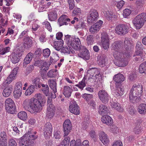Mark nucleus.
Wrapping results in <instances>:
<instances>
[{"label": "nucleus", "instance_id": "obj_47", "mask_svg": "<svg viewBox=\"0 0 146 146\" xmlns=\"http://www.w3.org/2000/svg\"><path fill=\"white\" fill-rule=\"evenodd\" d=\"M7 137L6 133L4 131L1 133L0 134V143H6Z\"/></svg>", "mask_w": 146, "mask_h": 146}, {"label": "nucleus", "instance_id": "obj_25", "mask_svg": "<svg viewBox=\"0 0 146 146\" xmlns=\"http://www.w3.org/2000/svg\"><path fill=\"white\" fill-rule=\"evenodd\" d=\"M98 111L101 115H103L108 113L110 111L108 108L104 105L101 104L100 105L98 108Z\"/></svg>", "mask_w": 146, "mask_h": 146}, {"label": "nucleus", "instance_id": "obj_49", "mask_svg": "<svg viewBox=\"0 0 146 146\" xmlns=\"http://www.w3.org/2000/svg\"><path fill=\"white\" fill-rule=\"evenodd\" d=\"M93 95L91 94L85 93L83 95L82 97L86 100L87 102L92 100Z\"/></svg>", "mask_w": 146, "mask_h": 146}, {"label": "nucleus", "instance_id": "obj_4", "mask_svg": "<svg viewBox=\"0 0 146 146\" xmlns=\"http://www.w3.org/2000/svg\"><path fill=\"white\" fill-rule=\"evenodd\" d=\"M146 21V13H141L136 16L132 21V23L136 29H139L143 25Z\"/></svg>", "mask_w": 146, "mask_h": 146}, {"label": "nucleus", "instance_id": "obj_22", "mask_svg": "<svg viewBox=\"0 0 146 146\" xmlns=\"http://www.w3.org/2000/svg\"><path fill=\"white\" fill-rule=\"evenodd\" d=\"M70 19L68 18L66 15H64L59 18L58 21V23L60 27L64 25H68V22H70Z\"/></svg>", "mask_w": 146, "mask_h": 146}, {"label": "nucleus", "instance_id": "obj_52", "mask_svg": "<svg viewBox=\"0 0 146 146\" xmlns=\"http://www.w3.org/2000/svg\"><path fill=\"white\" fill-rule=\"evenodd\" d=\"M46 2L44 0L40 1L39 3V9L40 11H42L44 10L46 7Z\"/></svg>", "mask_w": 146, "mask_h": 146}, {"label": "nucleus", "instance_id": "obj_41", "mask_svg": "<svg viewBox=\"0 0 146 146\" xmlns=\"http://www.w3.org/2000/svg\"><path fill=\"white\" fill-rule=\"evenodd\" d=\"M41 90L45 95L47 96L49 95V87L46 84H42Z\"/></svg>", "mask_w": 146, "mask_h": 146}, {"label": "nucleus", "instance_id": "obj_37", "mask_svg": "<svg viewBox=\"0 0 146 146\" xmlns=\"http://www.w3.org/2000/svg\"><path fill=\"white\" fill-rule=\"evenodd\" d=\"M33 57V54L31 52H29L25 58L23 64H27L29 63L32 60Z\"/></svg>", "mask_w": 146, "mask_h": 146}, {"label": "nucleus", "instance_id": "obj_6", "mask_svg": "<svg viewBox=\"0 0 146 146\" xmlns=\"http://www.w3.org/2000/svg\"><path fill=\"white\" fill-rule=\"evenodd\" d=\"M131 28L129 24H120L116 26L115 31L116 33L120 35H124L128 32L129 29Z\"/></svg>", "mask_w": 146, "mask_h": 146}, {"label": "nucleus", "instance_id": "obj_24", "mask_svg": "<svg viewBox=\"0 0 146 146\" xmlns=\"http://www.w3.org/2000/svg\"><path fill=\"white\" fill-rule=\"evenodd\" d=\"M130 38H126L124 40V44L126 45V46H125L126 50L124 52L125 53L124 55H125L127 58L131 57V56L130 51L129 47V45L130 44Z\"/></svg>", "mask_w": 146, "mask_h": 146}, {"label": "nucleus", "instance_id": "obj_15", "mask_svg": "<svg viewBox=\"0 0 146 146\" xmlns=\"http://www.w3.org/2000/svg\"><path fill=\"white\" fill-rule=\"evenodd\" d=\"M101 43L102 46L105 50H107L109 48L110 43L108 35L106 33H103L102 34Z\"/></svg>", "mask_w": 146, "mask_h": 146}, {"label": "nucleus", "instance_id": "obj_36", "mask_svg": "<svg viewBox=\"0 0 146 146\" xmlns=\"http://www.w3.org/2000/svg\"><path fill=\"white\" fill-rule=\"evenodd\" d=\"M115 86L116 89L114 92L115 95L117 97L121 96L123 93V89L121 88V85Z\"/></svg>", "mask_w": 146, "mask_h": 146}, {"label": "nucleus", "instance_id": "obj_48", "mask_svg": "<svg viewBox=\"0 0 146 146\" xmlns=\"http://www.w3.org/2000/svg\"><path fill=\"white\" fill-rule=\"evenodd\" d=\"M82 142L80 139L76 140V141L74 140L71 141L70 146H81Z\"/></svg>", "mask_w": 146, "mask_h": 146}, {"label": "nucleus", "instance_id": "obj_13", "mask_svg": "<svg viewBox=\"0 0 146 146\" xmlns=\"http://www.w3.org/2000/svg\"><path fill=\"white\" fill-rule=\"evenodd\" d=\"M103 22L101 20H99L95 24L92 25L90 28L89 31L91 34L96 33L99 31L103 23Z\"/></svg>", "mask_w": 146, "mask_h": 146}, {"label": "nucleus", "instance_id": "obj_57", "mask_svg": "<svg viewBox=\"0 0 146 146\" xmlns=\"http://www.w3.org/2000/svg\"><path fill=\"white\" fill-rule=\"evenodd\" d=\"M134 60L135 61L137 62H143L144 60V56H134Z\"/></svg>", "mask_w": 146, "mask_h": 146}, {"label": "nucleus", "instance_id": "obj_8", "mask_svg": "<svg viewBox=\"0 0 146 146\" xmlns=\"http://www.w3.org/2000/svg\"><path fill=\"white\" fill-rule=\"evenodd\" d=\"M124 52L122 53V54L118 57V58H115L117 60L115 61V64L119 67H124L127 66L128 64L127 59L130 57L127 58L125 55Z\"/></svg>", "mask_w": 146, "mask_h": 146}, {"label": "nucleus", "instance_id": "obj_51", "mask_svg": "<svg viewBox=\"0 0 146 146\" xmlns=\"http://www.w3.org/2000/svg\"><path fill=\"white\" fill-rule=\"evenodd\" d=\"M10 49V48L9 47H7L3 48L0 47V54L4 55L5 54L9 52Z\"/></svg>", "mask_w": 146, "mask_h": 146}, {"label": "nucleus", "instance_id": "obj_56", "mask_svg": "<svg viewBox=\"0 0 146 146\" xmlns=\"http://www.w3.org/2000/svg\"><path fill=\"white\" fill-rule=\"evenodd\" d=\"M49 67V65L46 62H43L41 67V70L44 71L48 70Z\"/></svg>", "mask_w": 146, "mask_h": 146}, {"label": "nucleus", "instance_id": "obj_1", "mask_svg": "<svg viewBox=\"0 0 146 146\" xmlns=\"http://www.w3.org/2000/svg\"><path fill=\"white\" fill-rule=\"evenodd\" d=\"M35 98H31L29 100L27 99L23 102L22 106L26 110L31 113L36 114L40 112L42 109V104L45 102L44 96L40 93L35 94Z\"/></svg>", "mask_w": 146, "mask_h": 146}, {"label": "nucleus", "instance_id": "obj_21", "mask_svg": "<svg viewBox=\"0 0 146 146\" xmlns=\"http://www.w3.org/2000/svg\"><path fill=\"white\" fill-rule=\"evenodd\" d=\"M23 45L25 48L29 49L33 45V41L32 38L28 36H25L23 39Z\"/></svg>", "mask_w": 146, "mask_h": 146}, {"label": "nucleus", "instance_id": "obj_61", "mask_svg": "<svg viewBox=\"0 0 146 146\" xmlns=\"http://www.w3.org/2000/svg\"><path fill=\"white\" fill-rule=\"evenodd\" d=\"M131 11L128 9H125L123 11V15L125 18H127L131 13Z\"/></svg>", "mask_w": 146, "mask_h": 146}, {"label": "nucleus", "instance_id": "obj_34", "mask_svg": "<svg viewBox=\"0 0 146 146\" xmlns=\"http://www.w3.org/2000/svg\"><path fill=\"white\" fill-rule=\"evenodd\" d=\"M138 112L141 114H144L146 113V104L142 103L140 104L138 108Z\"/></svg>", "mask_w": 146, "mask_h": 146}, {"label": "nucleus", "instance_id": "obj_28", "mask_svg": "<svg viewBox=\"0 0 146 146\" xmlns=\"http://www.w3.org/2000/svg\"><path fill=\"white\" fill-rule=\"evenodd\" d=\"M101 121L103 123L107 125H110L113 122L112 119L109 115H105L103 116L101 118Z\"/></svg>", "mask_w": 146, "mask_h": 146}, {"label": "nucleus", "instance_id": "obj_63", "mask_svg": "<svg viewBox=\"0 0 146 146\" xmlns=\"http://www.w3.org/2000/svg\"><path fill=\"white\" fill-rule=\"evenodd\" d=\"M142 120L141 118H137L134 121L135 127H140V124L142 122Z\"/></svg>", "mask_w": 146, "mask_h": 146}, {"label": "nucleus", "instance_id": "obj_10", "mask_svg": "<svg viewBox=\"0 0 146 146\" xmlns=\"http://www.w3.org/2000/svg\"><path fill=\"white\" fill-rule=\"evenodd\" d=\"M98 13L96 10L91 9L87 16L88 23H90L94 22L98 19Z\"/></svg>", "mask_w": 146, "mask_h": 146}, {"label": "nucleus", "instance_id": "obj_59", "mask_svg": "<svg viewBox=\"0 0 146 146\" xmlns=\"http://www.w3.org/2000/svg\"><path fill=\"white\" fill-rule=\"evenodd\" d=\"M50 52L49 49L47 48L43 50V56L46 57H48L50 55Z\"/></svg>", "mask_w": 146, "mask_h": 146}, {"label": "nucleus", "instance_id": "obj_2", "mask_svg": "<svg viewBox=\"0 0 146 146\" xmlns=\"http://www.w3.org/2000/svg\"><path fill=\"white\" fill-rule=\"evenodd\" d=\"M36 132H33L32 130L29 131L19 139V146H33V141L36 139L37 136L36 135Z\"/></svg>", "mask_w": 146, "mask_h": 146}, {"label": "nucleus", "instance_id": "obj_30", "mask_svg": "<svg viewBox=\"0 0 146 146\" xmlns=\"http://www.w3.org/2000/svg\"><path fill=\"white\" fill-rule=\"evenodd\" d=\"M64 89L63 94L66 97H69L71 96L72 89L68 86H65Z\"/></svg>", "mask_w": 146, "mask_h": 146}, {"label": "nucleus", "instance_id": "obj_46", "mask_svg": "<svg viewBox=\"0 0 146 146\" xmlns=\"http://www.w3.org/2000/svg\"><path fill=\"white\" fill-rule=\"evenodd\" d=\"M32 82L34 85L38 88H41V85L42 84L40 82V78H36L33 80Z\"/></svg>", "mask_w": 146, "mask_h": 146}, {"label": "nucleus", "instance_id": "obj_32", "mask_svg": "<svg viewBox=\"0 0 146 146\" xmlns=\"http://www.w3.org/2000/svg\"><path fill=\"white\" fill-rule=\"evenodd\" d=\"M19 56L17 54H15V52L12 53L10 56L11 61L14 64H15L19 62Z\"/></svg>", "mask_w": 146, "mask_h": 146}, {"label": "nucleus", "instance_id": "obj_43", "mask_svg": "<svg viewBox=\"0 0 146 146\" xmlns=\"http://www.w3.org/2000/svg\"><path fill=\"white\" fill-rule=\"evenodd\" d=\"M18 117L20 119L25 121L27 119V116L26 112L25 111H21L18 114Z\"/></svg>", "mask_w": 146, "mask_h": 146}, {"label": "nucleus", "instance_id": "obj_27", "mask_svg": "<svg viewBox=\"0 0 146 146\" xmlns=\"http://www.w3.org/2000/svg\"><path fill=\"white\" fill-rule=\"evenodd\" d=\"M48 19L50 21H55L57 18V11L54 10H53L50 11L48 14Z\"/></svg>", "mask_w": 146, "mask_h": 146}, {"label": "nucleus", "instance_id": "obj_62", "mask_svg": "<svg viewBox=\"0 0 146 146\" xmlns=\"http://www.w3.org/2000/svg\"><path fill=\"white\" fill-rule=\"evenodd\" d=\"M22 83L21 82H17L15 85L16 87L15 88V90H21L22 91Z\"/></svg>", "mask_w": 146, "mask_h": 146}, {"label": "nucleus", "instance_id": "obj_42", "mask_svg": "<svg viewBox=\"0 0 146 146\" xmlns=\"http://www.w3.org/2000/svg\"><path fill=\"white\" fill-rule=\"evenodd\" d=\"M139 72L141 74H146V62L141 63L139 67Z\"/></svg>", "mask_w": 146, "mask_h": 146}, {"label": "nucleus", "instance_id": "obj_54", "mask_svg": "<svg viewBox=\"0 0 146 146\" xmlns=\"http://www.w3.org/2000/svg\"><path fill=\"white\" fill-rule=\"evenodd\" d=\"M81 13V10L80 8H75L72 12V15L73 16L80 15Z\"/></svg>", "mask_w": 146, "mask_h": 146}, {"label": "nucleus", "instance_id": "obj_23", "mask_svg": "<svg viewBox=\"0 0 146 146\" xmlns=\"http://www.w3.org/2000/svg\"><path fill=\"white\" fill-rule=\"evenodd\" d=\"M47 107L46 112V116L48 118L51 119L54 116L55 109L54 105H50Z\"/></svg>", "mask_w": 146, "mask_h": 146}, {"label": "nucleus", "instance_id": "obj_12", "mask_svg": "<svg viewBox=\"0 0 146 146\" xmlns=\"http://www.w3.org/2000/svg\"><path fill=\"white\" fill-rule=\"evenodd\" d=\"M18 70V68L17 67L14 68L5 80L4 84H9L12 80L15 79L16 77Z\"/></svg>", "mask_w": 146, "mask_h": 146}, {"label": "nucleus", "instance_id": "obj_64", "mask_svg": "<svg viewBox=\"0 0 146 146\" xmlns=\"http://www.w3.org/2000/svg\"><path fill=\"white\" fill-rule=\"evenodd\" d=\"M9 142V146H17V143L14 139H10Z\"/></svg>", "mask_w": 146, "mask_h": 146}, {"label": "nucleus", "instance_id": "obj_9", "mask_svg": "<svg viewBox=\"0 0 146 146\" xmlns=\"http://www.w3.org/2000/svg\"><path fill=\"white\" fill-rule=\"evenodd\" d=\"M80 39L76 36L72 37L70 38V40L69 41L68 43V46L72 47V48L78 50L80 49V48L81 45Z\"/></svg>", "mask_w": 146, "mask_h": 146}, {"label": "nucleus", "instance_id": "obj_53", "mask_svg": "<svg viewBox=\"0 0 146 146\" xmlns=\"http://www.w3.org/2000/svg\"><path fill=\"white\" fill-rule=\"evenodd\" d=\"M43 25H44L45 27L50 32H51L52 29L50 23L47 21H45L42 23Z\"/></svg>", "mask_w": 146, "mask_h": 146}, {"label": "nucleus", "instance_id": "obj_17", "mask_svg": "<svg viewBox=\"0 0 146 146\" xmlns=\"http://www.w3.org/2000/svg\"><path fill=\"white\" fill-rule=\"evenodd\" d=\"M69 109L71 113L76 115L79 114V108L76 102H72L70 103Z\"/></svg>", "mask_w": 146, "mask_h": 146}, {"label": "nucleus", "instance_id": "obj_50", "mask_svg": "<svg viewBox=\"0 0 146 146\" xmlns=\"http://www.w3.org/2000/svg\"><path fill=\"white\" fill-rule=\"evenodd\" d=\"M94 37L92 35H90L88 36L86 39V40L87 44L88 45H91L93 44L94 41Z\"/></svg>", "mask_w": 146, "mask_h": 146}, {"label": "nucleus", "instance_id": "obj_16", "mask_svg": "<svg viewBox=\"0 0 146 146\" xmlns=\"http://www.w3.org/2000/svg\"><path fill=\"white\" fill-rule=\"evenodd\" d=\"M98 64L102 67H105L107 69L109 66L108 65L107 61L106 60V56L104 55L98 56L97 58Z\"/></svg>", "mask_w": 146, "mask_h": 146}, {"label": "nucleus", "instance_id": "obj_58", "mask_svg": "<svg viewBox=\"0 0 146 146\" xmlns=\"http://www.w3.org/2000/svg\"><path fill=\"white\" fill-rule=\"evenodd\" d=\"M54 137L56 139H60L61 138V132L59 130H55L54 132Z\"/></svg>", "mask_w": 146, "mask_h": 146}, {"label": "nucleus", "instance_id": "obj_55", "mask_svg": "<svg viewBox=\"0 0 146 146\" xmlns=\"http://www.w3.org/2000/svg\"><path fill=\"white\" fill-rule=\"evenodd\" d=\"M117 0H115L114 2H116L115 4L116 6L119 9H121L123 6L124 2L123 1H117Z\"/></svg>", "mask_w": 146, "mask_h": 146}, {"label": "nucleus", "instance_id": "obj_38", "mask_svg": "<svg viewBox=\"0 0 146 146\" xmlns=\"http://www.w3.org/2000/svg\"><path fill=\"white\" fill-rule=\"evenodd\" d=\"M104 13L105 16L108 20H111L113 17H115V15L111 12L109 11H105Z\"/></svg>", "mask_w": 146, "mask_h": 146}, {"label": "nucleus", "instance_id": "obj_44", "mask_svg": "<svg viewBox=\"0 0 146 146\" xmlns=\"http://www.w3.org/2000/svg\"><path fill=\"white\" fill-rule=\"evenodd\" d=\"M35 89V86L33 85H31L26 91L25 94V95L26 96L30 95L34 92Z\"/></svg>", "mask_w": 146, "mask_h": 146}, {"label": "nucleus", "instance_id": "obj_3", "mask_svg": "<svg viewBox=\"0 0 146 146\" xmlns=\"http://www.w3.org/2000/svg\"><path fill=\"white\" fill-rule=\"evenodd\" d=\"M142 92V86L141 85L134 84L131 89L129 94L130 102L135 103L137 99L138 96Z\"/></svg>", "mask_w": 146, "mask_h": 146}, {"label": "nucleus", "instance_id": "obj_18", "mask_svg": "<svg viewBox=\"0 0 146 146\" xmlns=\"http://www.w3.org/2000/svg\"><path fill=\"white\" fill-rule=\"evenodd\" d=\"M63 132L64 135H68L71 129V124L68 119L66 120L63 123Z\"/></svg>", "mask_w": 146, "mask_h": 146}, {"label": "nucleus", "instance_id": "obj_20", "mask_svg": "<svg viewBox=\"0 0 146 146\" xmlns=\"http://www.w3.org/2000/svg\"><path fill=\"white\" fill-rule=\"evenodd\" d=\"M125 78L124 76L121 74H118L114 75L113 80L115 82V85L116 86L121 85V83L125 80Z\"/></svg>", "mask_w": 146, "mask_h": 146}, {"label": "nucleus", "instance_id": "obj_40", "mask_svg": "<svg viewBox=\"0 0 146 146\" xmlns=\"http://www.w3.org/2000/svg\"><path fill=\"white\" fill-rule=\"evenodd\" d=\"M68 46V47L66 46L65 47H62L61 48V52L64 54H70V52L73 53H74V51L72 50V47Z\"/></svg>", "mask_w": 146, "mask_h": 146}, {"label": "nucleus", "instance_id": "obj_11", "mask_svg": "<svg viewBox=\"0 0 146 146\" xmlns=\"http://www.w3.org/2000/svg\"><path fill=\"white\" fill-rule=\"evenodd\" d=\"M80 52L77 54V57L84 60H88L90 58L89 52L88 50L84 46H81L80 48Z\"/></svg>", "mask_w": 146, "mask_h": 146}, {"label": "nucleus", "instance_id": "obj_26", "mask_svg": "<svg viewBox=\"0 0 146 146\" xmlns=\"http://www.w3.org/2000/svg\"><path fill=\"white\" fill-rule=\"evenodd\" d=\"M100 140L104 144H105L109 143V140L107 135L103 131H101L99 133Z\"/></svg>", "mask_w": 146, "mask_h": 146}, {"label": "nucleus", "instance_id": "obj_19", "mask_svg": "<svg viewBox=\"0 0 146 146\" xmlns=\"http://www.w3.org/2000/svg\"><path fill=\"white\" fill-rule=\"evenodd\" d=\"M44 135L50 136L52 134V127L51 123L50 122L47 123L43 128Z\"/></svg>", "mask_w": 146, "mask_h": 146}, {"label": "nucleus", "instance_id": "obj_5", "mask_svg": "<svg viewBox=\"0 0 146 146\" xmlns=\"http://www.w3.org/2000/svg\"><path fill=\"white\" fill-rule=\"evenodd\" d=\"M111 48L112 50L115 51L113 53V56L115 58H118L123 53L120 52L121 48V43L118 41H115L112 44Z\"/></svg>", "mask_w": 146, "mask_h": 146}, {"label": "nucleus", "instance_id": "obj_33", "mask_svg": "<svg viewBox=\"0 0 146 146\" xmlns=\"http://www.w3.org/2000/svg\"><path fill=\"white\" fill-rule=\"evenodd\" d=\"M13 90V88L10 86L5 88L3 93V96L6 97L9 96L11 94Z\"/></svg>", "mask_w": 146, "mask_h": 146}, {"label": "nucleus", "instance_id": "obj_7", "mask_svg": "<svg viewBox=\"0 0 146 146\" xmlns=\"http://www.w3.org/2000/svg\"><path fill=\"white\" fill-rule=\"evenodd\" d=\"M5 107L6 111L9 113L14 114L16 109L15 104L11 99H7L5 102Z\"/></svg>", "mask_w": 146, "mask_h": 146}, {"label": "nucleus", "instance_id": "obj_31", "mask_svg": "<svg viewBox=\"0 0 146 146\" xmlns=\"http://www.w3.org/2000/svg\"><path fill=\"white\" fill-rule=\"evenodd\" d=\"M111 106L112 108L118 111L122 112L123 111V108L120 105L119 103L117 102H111Z\"/></svg>", "mask_w": 146, "mask_h": 146}, {"label": "nucleus", "instance_id": "obj_29", "mask_svg": "<svg viewBox=\"0 0 146 146\" xmlns=\"http://www.w3.org/2000/svg\"><path fill=\"white\" fill-rule=\"evenodd\" d=\"M48 84L50 88L54 93L56 92L57 85L56 82L52 79H50L48 81Z\"/></svg>", "mask_w": 146, "mask_h": 146}, {"label": "nucleus", "instance_id": "obj_39", "mask_svg": "<svg viewBox=\"0 0 146 146\" xmlns=\"http://www.w3.org/2000/svg\"><path fill=\"white\" fill-rule=\"evenodd\" d=\"M68 135H64V133L63 136L64 137V139L62 142L61 146H69L70 138Z\"/></svg>", "mask_w": 146, "mask_h": 146}, {"label": "nucleus", "instance_id": "obj_14", "mask_svg": "<svg viewBox=\"0 0 146 146\" xmlns=\"http://www.w3.org/2000/svg\"><path fill=\"white\" fill-rule=\"evenodd\" d=\"M99 99L103 103H107L109 101L110 96L105 90H100L98 93Z\"/></svg>", "mask_w": 146, "mask_h": 146}, {"label": "nucleus", "instance_id": "obj_35", "mask_svg": "<svg viewBox=\"0 0 146 146\" xmlns=\"http://www.w3.org/2000/svg\"><path fill=\"white\" fill-rule=\"evenodd\" d=\"M63 44V41L62 40L60 41H55L54 42V47L57 51L60 50Z\"/></svg>", "mask_w": 146, "mask_h": 146}, {"label": "nucleus", "instance_id": "obj_60", "mask_svg": "<svg viewBox=\"0 0 146 146\" xmlns=\"http://www.w3.org/2000/svg\"><path fill=\"white\" fill-rule=\"evenodd\" d=\"M22 91L17 90H14L13 94L15 98H19L21 95Z\"/></svg>", "mask_w": 146, "mask_h": 146}, {"label": "nucleus", "instance_id": "obj_45", "mask_svg": "<svg viewBox=\"0 0 146 146\" xmlns=\"http://www.w3.org/2000/svg\"><path fill=\"white\" fill-rule=\"evenodd\" d=\"M85 80L86 78L84 77L82 80L79 82L78 84L75 85V86L78 87L81 90H82L86 86Z\"/></svg>", "mask_w": 146, "mask_h": 146}]
</instances>
